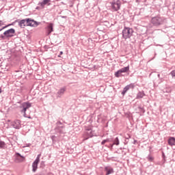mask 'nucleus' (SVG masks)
Returning <instances> with one entry per match:
<instances>
[{"mask_svg": "<svg viewBox=\"0 0 175 175\" xmlns=\"http://www.w3.org/2000/svg\"><path fill=\"white\" fill-rule=\"evenodd\" d=\"M133 34V29L131 27H124L122 30V38L123 39H129Z\"/></svg>", "mask_w": 175, "mask_h": 175, "instance_id": "1", "label": "nucleus"}, {"mask_svg": "<svg viewBox=\"0 0 175 175\" xmlns=\"http://www.w3.org/2000/svg\"><path fill=\"white\" fill-rule=\"evenodd\" d=\"M15 33H16V30L12 28L4 31L3 34L0 35V38L3 40H4V39H6V38H13Z\"/></svg>", "mask_w": 175, "mask_h": 175, "instance_id": "2", "label": "nucleus"}, {"mask_svg": "<svg viewBox=\"0 0 175 175\" xmlns=\"http://www.w3.org/2000/svg\"><path fill=\"white\" fill-rule=\"evenodd\" d=\"M164 21H165V19L159 16H154L151 19V23L153 25H154V27L162 25Z\"/></svg>", "mask_w": 175, "mask_h": 175, "instance_id": "3", "label": "nucleus"}, {"mask_svg": "<svg viewBox=\"0 0 175 175\" xmlns=\"http://www.w3.org/2000/svg\"><path fill=\"white\" fill-rule=\"evenodd\" d=\"M32 106V104H31L29 102H25L22 103L21 108H22L23 109L21 110V113H23V116L25 117L26 118H31V116H27V109H29V107H31Z\"/></svg>", "mask_w": 175, "mask_h": 175, "instance_id": "4", "label": "nucleus"}, {"mask_svg": "<svg viewBox=\"0 0 175 175\" xmlns=\"http://www.w3.org/2000/svg\"><path fill=\"white\" fill-rule=\"evenodd\" d=\"M111 8L112 12H118L121 9V1L120 0L113 1L111 3Z\"/></svg>", "mask_w": 175, "mask_h": 175, "instance_id": "5", "label": "nucleus"}, {"mask_svg": "<svg viewBox=\"0 0 175 175\" xmlns=\"http://www.w3.org/2000/svg\"><path fill=\"white\" fill-rule=\"evenodd\" d=\"M128 70H129V66L122 68L120 70H119L115 72V76H116V77H122V73H126V72H128Z\"/></svg>", "mask_w": 175, "mask_h": 175, "instance_id": "6", "label": "nucleus"}, {"mask_svg": "<svg viewBox=\"0 0 175 175\" xmlns=\"http://www.w3.org/2000/svg\"><path fill=\"white\" fill-rule=\"evenodd\" d=\"M24 161H25V157L24 156H22L18 152L15 154L14 162H16V163H20L21 162H24Z\"/></svg>", "mask_w": 175, "mask_h": 175, "instance_id": "7", "label": "nucleus"}, {"mask_svg": "<svg viewBox=\"0 0 175 175\" xmlns=\"http://www.w3.org/2000/svg\"><path fill=\"white\" fill-rule=\"evenodd\" d=\"M26 20L27 27H38V25H39V23H38V22L35 21L33 19L26 18Z\"/></svg>", "mask_w": 175, "mask_h": 175, "instance_id": "8", "label": "nucleus"}, {"mask_svg": "<svg viewBox=\"0 0 175 175\" xmlns=\"http://www.w3.org/2000/svg\"><path fill=\"white\" fill-rule=\"evenodd\" d=\"M92 136H94V133H92V130L91 129H87L85 131V135H84L85 140L90 139V137H92Z\"/></svg>", "mask_w": 175, "mask_h": 175, "instance_id": "9", "label": "nucleus"}, {"mask_svg": "<svg viewBox=\"0 0 175 175\" xmlns=\"http://www.w3.org/2000/svg\"><path fill=\"white\" fill-rule=\"evenodd\" d=\"M66 92V87L61 88L57 92V98H62Z\"/></svg>", "mask_w": 175, "mask_h": 175, "instance_id": "10", "label": "nucleus"}, {"mask_svg": "<svg viewBox=\"0 0 175 175\" xmlns=\"http://www.w3.org/2000/svg\"><path fill=\"white\" fill-rule=\"evenodd\" d=\"M12 125L15 129H20L21 128V122L19 120H14Z\"/></svg>", "mask_w": 175, "mask_h": 175, "instance_id": "11", "label": "nucleus"}, {"mask_svg": "<svg viewBox=\"0 0 175 175\" xmlns=\"http://www.w3.org/2000/svg\"><path fill=\"white\" fill-rule=\"evenodd\" d=\"M54 31V24L49 23L46 27V35L49 36Z\"/></svg>", "mask_w": 175, "mask_h": 175, "instance_id": "12", "label": "nucleus"}, {"mask_svg": "<svg viewBox=\"0 0 175 175\" xmlns=\"http://www.w3.org/2000/svg\"><path fill=\"white\" fill-rule=\"evenodd\" d=\"M18 25L21 28H25L27 27V18L23 19L18 22Z\"/></svg>", "mask_w": 175, "mask_h": 175, "instance_id": "13", "label": "nucleus"}, {"mask_svg": "<svg viewBox=\"0 0 175 175\" xmlns=\"http://www.w3.org/2000/svg\"><path fill=\"white\" fill-rule=\"evenodd\" d=\"M38 165H39V161L38 159H36L32 164V167H33L32 171L33 172V173H35V172H36V170L38 169Z\"/></svg>", "mask_w": 175, "mask_h": 175, "instance_id": "14", "label": "nucleus"}, {"mask_svg": "<svg viewBox=\"0 0 175 175\" xmlns=\"http://www.w3.org/2000/svg\"><path fill=\"white\" fill-rule=\"evenodd\" d=\"M105 170L106 172L105 175H109V174H111L112 173H114V170L111 167H105Z\"/></svg>", "mask_w": 175, "mask_h": 175, "instance_id": "15", "label": "nucleus"}, {"mask_svg": "<svg viewBox=\"0 0 175 175\" xmlns=\"http://www.w3.org/2000/svg\"><path fill=\"white\" fill-rule=\"evenodd\" d=\"M168 144L169 146H175V137H170L168 139Z\"/></svg>", "mask_w": 175, "mask_h": 175, "instance_id": "16", "label": "nucleus"}, {"mask_svg": "<svg viewBox=\"0 0 175 175\" xmlns=\"http://www.w3.org/2000/svg\"><path fill=\"white\" fill-rule=\"evenodd\" d=\"M51 0H43L42 2L39 3V5L41 6V8H44L45 5H49L50 3Z\"/></svg>", "mask_w": 175, "mask_h": 175, "instance_id": "17", "label": "nucleus"}, {"mask_svg": "<svg viewBox=\"0 0 175 175\" xmlns=\"http://www.w3.org/2000/svg\"><path fill=\"white\" fill-rule=\"evenodd\" d=\"M131 87H133V85L132 84L126 85L122 92V95H125V94H126V92L131 88Z\"/></svg>", "mask_w": 175, "mask_h": 175, "instance_id": "18", "label": "nucleus"}, {"mask_svg": "<svg viewBox=\"0 0 175 175\" xmlns=\"http://www.w3.org/2000/svg\"><path fill=\"white\" fill-rule=\"evenodd\" d=\"M146 96V94H144V92H139L137 94V99H142V98Z\"/></svg>", "mask_w": 175, "mask_h": 175, "instance_id": "19", "label": "nucleus"}, {"mask_svg": "<svg viewBox=\"0 0 175 175\" xmlns=\"http://www.w3.org/2000/svg\"><path fill=\"white\" fill-rule=\"evenodd\" d=\"M119 146L120 145V139H118V137L115 138V139L113 140V144L111 145V147H113V146Z\"/></svg>", "mask_w": 175, "mask_h": 175, "instance_id": "20", "label": "nucleus"}, {"mask_svg": "<svg viewBox=\"0 0 175 175\" xmlns=\"http://www.w3.org/2000/svg\"><path fill=\"white\" fill-rule=\"evenodd\" d=\"M6 144L3 141H0V148H5Z\"/></svg>", "mask_w": 175, "mask_h": 175, "instance_id": "21", "label": "nucleus"}, {"mask_svg": "<svg viewBox=\"0 0 175 175\" xmlns=\"http://www.w3.org/2000/svg\"><path fill=\"white\" fill-rule=\"evenodd\" d=\"M109 142H110V139H104L102 141L101 145L103 146V145L106 144V143H109Z\"/></svg>", "mask_w": 175, "mask_h": 175, "instance_id": "22", "label": "nucleus"}, {"mask_svg": "<svg viewBox=\"0 0 175 175\" xmlns=\"http://www.w3.org/2000/svg\"><path fill=\"white\" fill-rule=\"evenodd\" d=\"M147 159L149 162H152V161H154V157H152L151 155H148Z\"/></svg>", "mask_w": 175, "mask_h": 175, "instance_id": "23", "label": "nucleus"}, {"mask_svg": "<svg viewBox=\"0 0 175 175\" xmlns=\"http://www.w3.org/2000/svg\"><path fill=\"white\" fill-rule=\"evenodd\" d=\"M170 75H171L172 79H175V70L171 71Z\"/></svg>", "mask_w": 175, "mask_h": 175, "instance_id": "24", "label": "nucleus"}, {"mask_svg": "<svg viewBox=\"0 0 175 175\" xmlns=\"http://www.w3.org/2000/svg\"><path fill=\"white\" fill-rule=\"evenodd\" d=\"M10 25L3 27L2 29H0V32H1V31H3V29H5V28H8V27H9Z\"/></svg>", "mask_w": 175, "mask_h": 175, "instance_id": "25", "label": "nucleus"}, {"mask_svg": "<svg viewBox=\"0 0 175 175\" xmlns=\"http://www.w3.org/2000/svg\"><path fill=\"white\" fill-rule=\"evenodd\" d=\"M5 23L3 22V21H0V27H1V25H4Z\"/></svg>", "mask_w": 175, "mask_h": 175, "instance_id": "26", "label": "nucleus"}, {"mask_svg": "<svg viewBox=\"0 0 175 175\" xmlns=\"http://www.w3.org/2000/svg\"><path fill=\"white\" fill-rule=\"evenodd\" d=\"M36 159H38V162H40V154H38Z\"/></svg>", "mask_w": 175, "mask_h": 175, "instance_id": "27", "label": "nucleus"}, {"mask_svg": "<svg viewBox=\"0 0 175 175\" xmlns=\"http://www.w3.org/2000/svg\"><path fill=\"white\" fill-rule=\"evenodd\" d=\"M62 54H64V52L60 51L59 55H58L59 58H61V55H62Z\"/></svg>", "mask_w": 175, "mask_h": 175, "instance_id": "28", "label": "nucleus"}, {"mask_svg": "<svg viewBox=\"0 0 175 175\" xmlns=\"http://www.w3.org/2000/svg\"><path fill=\"white\" fill-rule=\"evenodd\" d=\"M126 139H131V135H128L127 137H126Z\"/></svg>", "mask_w": 175, "mask_h": 175, "instance_id": "29", "label": "nucleus"}, {"mask_svg": "<svg viewBox=\"0 0 175 175\" xmlns=\"http://www.w3.org/2000/svg\"><path fill=\"white\" fill-rule=\"evenodd\" d=\"M29 146H31L30 144H26V147H29Z\"/></svg>", "mask_w": 175, "mask_h": 175, "instance_id": "30", "label": "nucleus"}, {"mask_svg": "<svg viewBox=\"0 0 175 175\" xmlns=\"http://www.w3.org/2000/svg\"><path fill=\"white\" fill-rule=\"evenodd\" d=\"M2 61H3V59H2V57H1V58H0V62H2Z\"/></svg>", "mask_w": 175, "mask_h": 175, "instance_id": "31", "label": "nucleus"}, {"mask_svg": "<svg viewBox=\"0 0 175 175\" xmlns=\"http://www.w3.org/2000/svg\"><path fill=\"white\" fill-rule=\"evenodd\" d=\"M2 92V89L0 88V94Z\"/></svg>", "mask_w": 175, "mask_h": 175, "instance_id": "32", "label": "nucleus"}, {"mask_svg": "<svg viewBox=\"0 0 175 175\" xmlns=\"http://www.w3.org/2000/svg\"><path fill=\"white\" fill-rule=\"evenodd\" d=\"M63 18H66V16H62Z\"/></svg>", "mask_w": 175, "mask_h": 175, "instance_id": "33", "label": "nucleus"}, {"mask_svg": "<svg viewBox=\"0 0 175 175\" xmlns=\"http://www.w3.org/2000/svg\"><path fill=\"white\" fill-rule=\"evenodd\" d=\"M57 124H61L62 123H61V122H58Z\"/></svg>", "mask_w": 175, "mask_h": 175, "instance_id": "34", "label": "nucleus"}, {"mask_svg": "<svg viewBox=\"0 0 175 175\" xmlns=\"http://www.w3.org/2000/svg\"><path fill=\"white\" fill-rule=\"evenodd\" d=\"M135 143H136V140L134 141V144H135Z\"/></svg>", "mask_w": 175, "mask_h": 175, "instance_id": "35", "label": "nucleus"}, {"mask_svg": "<svg viewBox=\"0 0 175 175\" xmlns=\"http://www.w3.org/2000/svg\"><path fill=\"white\" fill-rule=\"evenodd\" d=\"M164 156H165V154L163 153V157H164Z\"/></svg>", "mask_w": 175, "mask_h": 175, "instance_id": "36", "label": "nucleus"}, {"mask_svg": "<svg viewBox=\"0 0 175 175\" xmlns=\"http://www.w3.org/2000/svg\"><path fill=\"white\" fill-rule=\"evenodd\" d=\"M159 76H160V75L159 74V75H158V77H159Z\"/></svg>", "mask_w": 175, "mask_h": 175, "instance_id": "37", "label": "nucleus"}]
</instances>
